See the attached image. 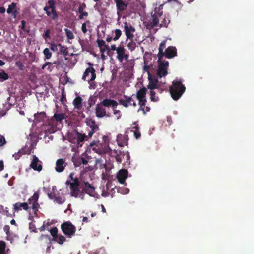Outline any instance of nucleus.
<instances>
[{
    "label": "nucleus",
    "instance_id": "nucleus-1",
    "mask_svg": "<svg viewBox=\"0 0 254 254\" xmlns=\"http://www.w3.org/2000/svg\"><path fill=\"white\" fill-rule=\"evenodd\" d=\"M186 87L181 80H175L169 89L172 98L174 100H178L185 92Z\"/></svg>",
    "mask_w": 254,
    "mask_h": 254
},
{
    "label": "nucleus",
    "instance_id": "nucleus-2",
    "mask_svg": "<svg viewBox=\"0 0 254 254\" xmlns=\"http://www.w3.org/2000/svg\"><path fill=\"white\" fill-rule=\"evenodd\" d=\"M112 156L115 158L118 163H123L124 166L130 165V157L128 151H122L121 150H113Z\"/></svg>",
    "mask_w": 254,
    "mask_h": 254
},
{
    "label": "nucleus",
    "instance_id": "nucleus-3",
    "mask_svg": "<svg viewBox=\"0 0 254 254\" xmlns=\"http://www.w3.org/2000/svg\"><path fill=\"white\" fill-rule=\"evenodd\" d=\"M74 182H71L70 181L67 180L65 182L66 185L69 186L70 190V194L71 196L75 198L80 197L83 199V194L81 193L80 189V182L79 180H75Z\"/></svg>",
    "mask_w": 254,
    "mask_h": 254
},
{
    "label": "nucleus",
    "instance_id": "nucleus-4",
    "mask_svg": "<svg viewBox=\"0 0 254 254\" xmlns=\"http://www.w3.org/2000/svg\"><path fill=\"white\" fill-rule=\"evenodd\" d=\"M61 227L63 232L69 238H71L75 233L76 227L69 221L62 223Z\"/></svg>",
    "mask_w": 254,
    "mask_h": 254
},
{
    "label": "nucleus",
    "instance_id": "nucleus-5",
    "mask_svg": "<svg viewBox=\"0 0 254 254\" xmlns=\"http://www.w3.org/2000/svg\"><path fill=\"white\" fill-rule=\"evenodd\" d=\"M48 5L44 7V10L46 12V14L49 17L55 20L58 17V14L55 9L56 3L54 0H49L47 2Z\"/></svg>",
    "mask_w": 254,
    "mask_h": 254
},
{
    "label": "nucleus",
    "instance_id": "nucleus-6",
    "mask_svg": "<svg viewBox=\"0 0 254 254\" xmlns=\"http://www.w3.org/2000/svg\"><path fill=\"white\" fill-rule=\"evenodd\" d=\"M162 59H158V68L157 71V75L158 77L161 78L168 74V67L169 62L167 61L162 60Z\"/></svg>",
    "mask_w": 254,
    "mask_h": 254
},
{
    "label": "nucleus",
    "instance_id": "nucleus-7",
    "mask_svg": "<svg viewBox=\"0 0 254 254\" xmlns=\"http://www.w3.org/2000/svg\"><path fill=\"white\" fill-rule=\"evenodd\" d=\"M82 189L81 193L83 194V197L85 193L88 194L90 196L97 197L98 194L95 191V187L88 182H84L81 185Z\"/></svg>",
    "mask_w": 254,
    "mask_h": 254
},
{
    "label": "nucleus",
    "instance_id": "nucleus-8",
    "mask_svg": "<svg viewBox=\"0 0 254 254\" xmlns=\"http://www.w3.org/2000/svg\"><path fill=\"white\" fill-rule=\"evenodd\" d=\"M147 89L145 87H143L139 89L136 94V98L139 100V105L140 106V108L138 110H142L143 112V114H145V112L144 111V106L146 104L147 100L145 98L146 94Z\"/></svg>",
    "mask_w": 254,
    "mask_h": 254
},
{
    "label": "nucleus",
    "instance_id": "nucleus-9",
    "mask_svg": "<svg viewBox=\"0 0 254 254\" xmlns=\"http://www.w3.org/2000/svg\"><path fill=\"white\" fill-rule=\"evenodd\" d=\"M93 150L101 155L108 153H110L112 155L113 154L112 152L113 151L110 148L109 145L106 144L102 142L101 143L98 142V145L97 144L95 147H94Z\"/></svg>",
    "mask_w": 254,
    "mask_h": 254
},
{
    "label": "nucleus",
    "instance_id": "nucleus-10",
    "mask_svg": "<svg viewBox=\"0 0 254 254\" xmlns=\"http://www.w3.org/2000/svg\"><path fill=\"white\" fill-rule=\"evenodd\" d=\"M162 15L163 11H157V9L155 8L154 13L151 15V20L150 21V25L152 28L159 25V20Z\"/></svg>",
    "mask_w": 254,
    "mask_h": 254
},
{
    "label": "nucleus",
    "instance_id": "nucleus-11",
    "mask_svg": "<svg viewBox=\"0 0 254 254\" xmlns=\"http://www.w3.org/2000/svg\"><path fill=\"white\" fill-rule=\"evenodd\" d=\"M124 31L127 39H133V33L135 31V28L127 22L124 23Z\"/></svg>",
    "mask_w": 254,
    "mask_h": 254
},
{
    "label": "nucleus",
    "instance_id": "nucleus-12",
    "mask_svg": "<svg viewBox=\"0 0 254 254\" xmlns=\"http://www.w3.org/2000/svg\"><path fill=\"white\" fill-rule=\"evenodd\" d=\"M39 197V193L36 192L34 193L32 196L28 199V204L32 205V208L35 212L37 211L38 210L39 204L38 203V200Z\"/></svg>",
    "mask_w": 254,
    "mask_h": 254
},
{
    "label": "nucleus",
    "instance_id": "nucleus-13",
    "mask_svg": "<svg viewBox=\"0 0 254 254\" xmlns=\"http://www.w3.org/2000/svg\"><path fill=\"white\" fill-rule=\"evenodd\" d=\"M89 73H91V78L88 80V81L89 82L90 81H94L96 77V75L95 73V70L93 67L87 68L82 76V79L84 81L86 80V77L88 76Z\"/></svg>",
    "mask_w": 254,
    "mask_h": 254
},
{
    "label": "nucleus",
    "instance_id": "nucleus-14",
    "mask_svg": "<svg viewBox=\"0 0 254 254\" xmlns=\"http://www.w3.org/2000/svg\"><path fill=\"white\" fill-rule=\"evenodd\" d=\"M149 84L147 86V88L152 90L155 89H158L159 87L158 85V79L154 76H152L151 74L149 75L148 76Z\"/></svg>",
    "mask_w": 254,
    "mask_h": 254
},
{
    "label": "nucleus",
    "instance_id": "nucleus-15",
    "mask_svg": "<svg viewBox=\"0 0 254 254\" xmlns=\"http://www.w3.org/2000/svg\"><path fill=\"white\" fill-rule=\"evenodd\" d=\"M128 137L127 135H122L119 134L117 136V142L118 145L120 147H123L125 145H128Z\"/></svg>",
    "mask_w": 254,
    "mask_h": 254
},
{
    "label": "nucleus",
    "instance_id": "nucleus-16",
    "mask_svg": "<svg viewBox=\"0 0 254 254\" xmlns=\"http://www.w3.org/2000/svg\"><path fill=\"white\" fill-rule=\"evenodd\" d=\"M101 104L104 107H111L113 109H116L118 105V103L116 101L113 99L107 98L104 99L101 102Z\"/></svg>",
    "mask_w": 254,
    "mask_h": 254
},
{
    "label": "nucleus",
    "instance_id": "nucleus-17",
    "mask_svg": "<svg viewBox=\"0 0 254 254\" xmlns=\"http://www.w3.org/2000/svg\"><path fill=\"white\" fill-rule=\"evenodd\" d=\"M177 56V49L175 47L169 46L164 52V56L168 59H171Z\"/></svg>",
    "mask_w": 254,
    "mask_h": 254
},
{
    "label": "nucleus",
    "instance_id": "nucleus-18",
    "mask_svg": "<svg viewBox=\"0 0 254 254\" xmlns=\"http://www.w3.org/2000/svg\"><path fill=\"white\" fill-rule=\"evenodd\" d=\"M128 171L127 170L122 169L120 170L117 174V178L121 184H124L126 179L128 176Z\"/></svg>",
    "mask_w": 254,
    "mask_h": 254
},
{
    "label": "nucleus",
    "instance_id": "nucleus-19",
    "mask_svg": "<svg viewBox=\"0 0 254 254\" xmlns=\"http://www.w3.org/2000/svg\"><path fill=\"white\" fill-rule=\"evenodd\" d=\"M29 208V207L28 206V204L27 202H17L13 204V215H14V213L15 212H18L19 211L24 210H28Z\"/></svg>",
    "mask_w": 254,
    "mask_h": 254
},
{
    "label": "nucleus",
    "instance_id": "nucleus-20",
    "mask_svg": "<svg viewBox=\"0 0 254 254\" xmlns=\"http://www.w3.org/2000/svg\"><path fill=\"white\" fill-rule=\"evenodd\" d=\"M116 4L117 14L119 15V12H123L126 10L127 7V3H125L123 0H115Z\"/></svg>",
    "mask_w": 254,
    "mask_h": 254
},
{
    "label": "nucleus",
    "instance_id": "nucleus-21",
    "mask_svg": "<svg viewBox=\"0 0 254 254\" xmlns=\"http://www.w3.org/2000/svg\"><path fill=\"white\" fill-rule=\"evenodd\" d=\"M67 163H65L64 159H59L56 162L55 170L57 172H62L64 170L65 167Z\"/></svg>",
    "mask_w": 254,
    "mask_h": 254
},
{
    "label": "nucleus",
    "instance_id": "nucleus-22",
    "mask_svg": "<svg viewBox=\"0 0 254 254\" xmlns=\"http://www.w3.org/2000/svg\"><path fill=\"white\" fill-rule=\"evenodd\" d=\"M40 161L38 159V158L36 156V155H33V159L31 163L30 166L34 170H36L38 171H40L42 169V166L41 164H39L38 165V162Z\"/></svg>",
    "mask_w": 254,
    "mask_h": 254
},
{
    "label": "nucleus",
    "instance_id": "nucleus-23",
    "mask_svg": "<svg viewBox=\"0 0 254 254\" xmlns=\"http://www.w3.org/2000/svg\"><path fill=\"white\" fill-rule=\"evenodd\" d=\"M124 97L125 99H120L119 100V103L120 104L126 108L128 107L129 105H132L131 102L133 101L132 97L124 95Z\"/></svg>",
    "mask_w": 254,
    "mask_h": 254
},
{
    "label": "nucleus",
    "instance_id": "nucleus-24",
    "mask_svg": "<svg viewBox=\"0 0 254 254\" xmlns=\"http://www.w3.org/2000/svg\"><path fill=\"white\" fill-rule=\"evenodd\" d=\"M47 116L45 112H37L34 114V118L37 122L45 123L47 120Z\"/></svg>",
    "mask_w": 254,
    "mask_h": 254
},
{
    "label": "nucleus",
    "instance_id": "nucleus-25",
    "mask_svg": "<svg viewBox=\"0 0 254 254\" xmlns=\"http://www.w3.org/2000/svg\"><path fill=\"white\" fill-rule=\"evenodd\" d=\"M96 115L98 118H102L106 115L105 109L99 104L96 105Z\"/></svg>",
    "mask_w": 254,
    "mask_h": 254
},
{
    "label": "nucleus",
    "instance_id": "nucleus-26",
    "mask_svg": "<svg viewBox=\"0 0 254 254\" xmlns=\"http://www.w3.org/2000/svg\"><path fill=\"white\" fill-rule=\"evenodd\" d=\"M126 52V49H125L124 46H119L117 47V50L116 53L117 54V59L120 63L123 62V57L124 53Z\"/></svg>",
    "mask_w": 254,
    "mask_h": 254
},
{
    "label": "nucleus",
    "instance_id": "nucleus-27",
    "mask_svg": "<svg viewBox=\"0 0 254 254\" xmlns=\"http://www.w3.org/2000/svg\"><path fill=\"white\" fill-rule=\"evenodd\" d=\"M166 40L162 41L159 45V47L158 48V53L157 55L158 58L160 60V59H162L164 57V52H163V50L166 47Z\"/></svg>",
    "mask_w": 254,
    "mask_h": 254
},
{
    "label": "nucleus",
    "instance_id": "nucleus-28",
    "mask_svg": "<svg viewBox=\"0 0 254 254\" xmlns=\"http://www.w3.org/2000/svg\"><path fill=\"white\" fill-rule=\"evenodd\" d=\"M86 123L91 130L96 131L99 130L98 126L96 124L95 120L91 119H86Z\"/></svg>",
    "mask_w": 254,
    "mask_h": 254
},
{
    "label": "nucleus",
    "instance_id": "nucleus-29",
    "mask_svg": "<svg viewBox=\"0 0 254 254\" xmlns=\"http://www.w3.org/2000/svg\"><path fill=\"white\" fill-rule=\"evenodd\" d=\"M7 12L8 14H12L14 17H15L17 14L16 3L12 2L10 5H9L7 9Z\"/></svg>",
    "mask_w": 254,
    "mask_h": 254
},
{
    "label": "nucleus",
    "instance_id": "nucleus-30",
    "mask_svg": "<svg viewBox=\"0 0 254 254\" xmlns=\"http://www.w3.org/2000/svg\"><path fill=\"white\" fill-rule=\"evenodd\" d=\"M86 7V5L83 3L82 5H80L78 7V11L80 14L79 16V18L80 19H82L84 18V16L87 17L88 15V13L87 12H84V9Z\"/></svg>",
    "mask_w": 254,
    "mask_h": 254
},
{
    "label": "nucleus",
    "instance_id": "nucleus-31",
    "mask_svg": "<svg viewBox=\"0 0 254 254\" xmlns=\"http://www.w3.org/2000/svg\"><path fill=\"white\" fill-rule=\"evenodd\" d=\"M82 100H83L79 96L76 97L73 100V104L74 106V107L79 110L81 109L82 107Z\"/></svg>",
    "mask_w": 254,
    "mask_h": 254
},
{
    "label": "nucleus",
    "instance_id": "nucleus-32",
    "mask_svg": "<svg viewBox=\"0 0 254 254\" xmlns=\"http://www.w3.org/2000/svg\"><path fill=\"white\" fill-rule=\"evenodd\" d=\"M67 116L66 114L65 113H55L53 116V117L57 122H61L64 119H65L67 118Z\"/></svg>",
    "mask_w": 254,
    "mask_h": 254
},
{
    "label": "nucleus",
    "instance_id": "nucleus-33",
    "mask_svg": "<svg viewBox=\"0 0 254 254\" xmlns=\"http://www.w3.org/2000/svg\"><path fill=\"white\" fill-rule=\"evenodd\" d=\"M58 47H59L60 54L64 55L65 56L68 55V51L66 47L62 45L60 43L58 44Z\"/></svg>",
    "mask_w": 254,
    "mask_h": 254
},
{
    "label": "nucleus",
    "instance_id": "nucleus-34",
    "mask_svg": "<svg viewBox=\"0 0 254 254\" xmlns=\"http://www.w3.org/2000/svg\"><path fill=\"white\" fill-rule=\"evenodd\" d=\"M170 20L169 18L164 15V18L161 21V23L159 24V26L160 27H167L168 24H169Z\"/></svg>",
    "mask_w": 254,
    "mask_h": 254
},
{
    "label": "nucleus",
    "instance_id": "nucleus-35",
    "mask_svg": "<svg viewBox=\"0 0 254 254\" xmlns=\"http://www.w3.org/2000/svg\"><path fill=\"white\" fill-rule=\"evenodd\" d=\"M9 76L3 70H0V81L2 82L8 79Z\"/></svg>",
    "mask_w": 254,
    "mask_h": 254
},
{
    "label": "nucleus",
    "instance_id": "nucleus-36",
    "mask_svg": "<svg viewBox=\"0 0 254 254\" xmlns=\"http://www.w3.org/2000/svg\"><path fill=\"white\" fill-rule=\"evenodd\" d=\"M55 119L53 117L49 119L48 117H47V120L45 121L44 123V125L46 126L53 127L55 125Z\"/></svg>",
    "mask_w": 254,
    "mask_h": 254
},
{
    "label": "nucleus",
    "instance_id": "nucleus-37",
    "mask_svg": "<svg viewBox=\"0 0 254 254\" xmlns=\"http://www.w3.org/2000/svg\"><path fill=\"white\" fill-rule=\"evenodd\" d=\"M58 228L56 227H53L50 230L51 235L53 237V240H56L58 238Z\"/></svg>",
    "mask_w": 254,
    "mask_h": 254
},
{
    "label": "nucleus",
    "instance_id": "nucleus-38",
    "mask_svg": "<svg viewBox=\"0 0 254 254\" xmlns=\"http://www.w3.org/2000/svg\"><path fill=\"white\" fill-rule=\"evenodd\" d=\"M87 137L85 134H82L78 132H77V143L79 144L80 142H83Z\"/></svg>",
    "mask_w": 254,
    "mask_h": 254
},
{
    "label": "nucleus",
    "instance_id": "nucleus-39",
    "mask_svg": "<svg viewBox=\"0 0 254 254\" xmlns=\"http://www.w3.org/2000/svg\"><path fill=\"white\" fill-rule=\"evenodd\" d=\"M43 54L45 56V60L49 59L52 57V53L50 51L49 49L47 48L43 50Z\"/></svg>",
    "mask_w": 254,
    "mask_h": 254
},
{
    "label": "nucleus",
    "instance_id": "nucleus-40",
    "mask_svg": "<svg viewBox=\"0 0 254 254\" xmlns=\"http://www.w3.org/2000/svg\"><path fill=\"white\" fill-rule=\"evenodd\" d=\"M130 42L127 44L128 48L131 51H133L136 47V43L133 42V39H129Z\"/></svg>",
    "mask_w": 254,
    "mask_h": 254
},
{
    "label": "nucleus",
    "instance_id": "nucleus-41",
    "mask_svg": "<svg viewBox=\"0 0 254 254\" xmlns=\"http://www.w3.org/2000/svg\"><path fill=\"white\" fill-rule=\"evenodd\" d=\"M5 247L6 244L4 241L0 242V254H5Z\"/></svg>",
    "mask_w": 254,
    "mask_h": 254
},
{
    "label": "nucleus",
    "instance_id": "nucleus-42",
    "mask_svg": "<svg viewBox=\"0 0 254 254\" xmlns=\"http://www.w3.org/2000/svg\"><path fill=\"white\" fill-rule=\"evenodd\" d=\"M134 64L132 63L129 62L123 64L124 68L126 70H131L133 68Z\"/></svg>",
    "mask_w": 254,
    "mask_h": 254
},
{
    "label": "nucleus",
    "instance_id": "nucleus-43",
    "mask_svg": "<svg viewBox=\"0 0 254 254\" xmlns=\"http://www.w3.org/2000/svg\"><path fill=\"white\" fill-rule=\"evenodd\" d=\"M66 240L65 237L63 235H58V238L54 241H56L59 244H63Z\"/></svg>",
    "mask_w": 254,
    "mask_h": 254
},
{
    "label": "nucleus",
    "instance_id": "nucleus-44",
    "mask_svg": "<svg viewBox=\"0 0 254 254\" xmlns=\"http://www.w3.org/2000/svg\"><path fill=\"white\" fill-rule=\"evenodd\" d=\"M115 36L113 38V40L115 41H117V40H118L119 39V38L120 37V36H121L122 31L120 29H116L115 30Z\"/></svg>",
    "mask_w": 254,
    "mask_h": 254
},
{
    "label": "nucleus",
    "instance_id": "nucleus-45",
    "mask_svg": "<svg viewBox=\"0 0 254 254\" xmlns=\"http://www.w3.org/2000/svg\"><path fill=\"white\" fill-rule=\"evenodd\" d=\"M150 99L152 101L156 102L159 100L158 96H156V93L153 90L150 91Z\"/></svg>",
    "mask_w": 254,
    "mask_h": 254
},
{
    "label": "nucleus",
    "instance_id": "nucleus-46",
    "mask_svg": "<svg viewBox=\"0 0 254 254\" xmlns=\"http://www.w3.org/2000/svg\"><path fill=\"white\" fill-rule=\"evenodd\" d=\"M32 144H31L30 146L28 148L26 147L24 148H22L21 151L23 152V154H30L32 150L33 149Z\"/></svg>",
    "mask_w": 254,
    "mask_h": 254
},
{
    "label": "nucleus",
    "instance_id": "nucleus-47",
    "mask_svg": "<svg viewBox=\"0 0 254 254\" xmlns=\"http://www.w3.org/2000/svg\"><path fill=\"white\" fill-rule=\"evenodd\" d=\"M66 35L68 39H73L74 38V35L73 33L68 29H64Z\"/></svg>",
    "mask_w": 254,
    "mask_h": 254
},
{
    "label": "nucleus",
    "instance_id": "nucleus-48",
    "mask_svg": "<svg viewBox=\"0 0 254 254\" xmlns=\"http://www.w3.org/2000/svg\"><path fill=\"white\" fill-rule=\"evenodd\" d=\"M2 214L5 215H6L7 217H13V216H14V215L13 214H11V213H10L9 212V210H8V209L7 207H6L5 208H4L3 209V210L2 211Z\"/></svg>",
    "mask_w": 254,
    "mask_h": 254
},
{
    "label": "nucleus",
    "instance_id": "nucleus-49",
    "mask_svg": "<svg viewBox=\"0 0 254 254\" xmlns=\"http://www.w3.org/2000/svg\"><path fill=\"white\" fill-rule=\"evenodd\" d=\"M144 64H145V65H144V67H143V71H144V72H147L148 73V75H149V74H151L150 73L149 71V68H150V67H149V65H147V62H146V61H144Z\"/></svg>",
    "mask_w": 254,
    "mask_h": 254
},
{
    "label": "nucleus",
    "instance_id": "nucleus-50",
    "mask_svg": "<svg viewBox=\"0 0 254 254\" xmlns=\"http://www.w3.org/2000/svg\"><path fill=\"white\" fill-rule=\"evenodd\" d=\"M23 154L21 150H19L17 153H15L13 155V156L15 158V160H18L20 158L21 155Z\"/></svg>",
    "mask_w": 254,
    "mask_h": 254
},
{
    "label": "nucleus",
    "instance_id": "nucleus-51",
    "mask_svg": "<svg viewBox=\"0 0 254 254\" xmlns=\"http://www.w3.org/2000/svg\"><path fill=\"white\" fill-rule=\"evenodd\" d=\"M97 43L98 47L100 48V50L106 44L105 41H104L103 40H99V39H98L97 40Z\"/></svg>",
    "mask_w": 254,
    "mask_h": 254
},
{
    "label": "nucleus",
    "instance_id": "nucleus-52",
    "mask_svg": "<svg viewBox=\"0 0 254 254\" xmlns=\"http://www.w3.org/2000/svg\"><path fill=\"white\" fill-rule=\"evenodd\" d=\"M106 51H108V52H109L110 51V49L109 46L105 44L103 46V47L100 49V51L101 53H103L105 52Z\"/></svg>",
    "mask_w": 254,
    "mask_h": 254
},
{
    "label": "nucleus",
    "instance_id": "nucleus-53",
    "mask_svg": "<svg viewBox=\"0 0 254 254\" xmlns=\"http://www.w3.org/2000/svg\"><path fill=\"white\" fill-rule=\"evenodd\" d=\"M58 44L57 45L53 43H52L50 44V49L52 51H53L54 52H56V51H58Z\"/></svg>",
    "mask_w": 254,
    "mask_h": 254
},
{
    "label": "nucleus",
    "instance_id": "nucleus-54",
    "mask_svg": "<svg viewBox=\"0 0 254 254\" xmlns=\"http://www.w3.org/2000/svg\"><path fill=\"white\" fill-rule=\"evenodd\" d=\"M55 200L56 201L57 203H58L59 204H62L64 202L65 199L63 198L58 196V197H55Z\"/></svg>",
    "mask_w": 254,
    "mask_h": 254
},
{
    "label": "nucleus",
    "instance_id": "nucleus-55",
    "mask_svg": "<svg viewBox=\"0 0 254 254\" xmlns=\"http://www.w3.org/2000/svg\"><path fill=\"white\" fill-rule=\"evenodd\" d=\"M102 140L103 143L106 144H108L109 145L110 139L108 136L104 135L102 137Z\"/></svg>",
    "mask_w": 254,
    "mask_h": 254
},
{
    "label": "nucleus",
    "instance_id": "nucleus-56",
    "mask_svg": "<svg viewBox=\"0 0 254 254\" xmlns=\"http://www.w3.org/2000/svg\"><path fill=\"white\" fill-rule=\"evenodd\" d=\"M74 174L73 173H71L69 176V178L70 179L69 181H70L71 182H74V181H75V180H79V179L77 178L74 177Z\"/></svg>",
    "mask_w": 254,
    "mask_h": 254
},
{
    "label": "nucleus",
    "instance_id": "nucleus-57",
    "mask_svg": "<svg viewBox=\"0 0 254 254\" xmlns=\"http://www.w3.org/2000/svg\"><path fill=\"white\" fill-rule=\"evenodd\" d=\"M6 143V140L5 138L0 135V146H3L4 144Z\"/></svg>",
    "mask_w": 254,
    "mask_h": 254
},
{
    "label": "nucleus",
    "instance_id": "nucleus-58",
    "mask_svg": "<svg viewBox=\"0 0 254 254\" xmlns=\"http://www.w3.org/2000/svg\"><path fill=\"white\" fill-rule=\"evenodd\" d=\"M134 135L136 139H139L141 136V133L138 130H135L134 131Z\"/></svg>",
    "mask_w": 254,
    "mask_h": 254
},
{
    "label": "nucleus",
    "instance_id": "nucleus-59",
    "mask_svg": "<svg viewBox=\"0 0 254 254\" xmlns=\"http://www.w3.org/2000/svg\"><path fill=\"white\" fill-rule=\"evenodd\" d=\"M81 30L84 34H86L87 33V29L86 28V24L85 23H84L82 24Z\"/></svg>",
    "mask_w": 254,
    "mask_h": 254
},
{
    "label": "nucleus",
    "instance_id": "nucleus-60",
    "mask_svg": "<svg viewBox=\"0 0 254 254\" xmlns=\"http://www.w3.org/2000/svg\"><path fill=\"white\" fill-rule=\"evenodd\" d=\"M50 30L49 29H47L45 32L44 34L43 35V37L44 39H46L47 38H49L50 37Z\"/></svg>",
    "mask_w": 254,
    "mask_h": 254
},
{
    "label": "nucleus",
    "instance_id": "nucleus-61",
    "mask_svg": "<svg viewBox=\"0 0 254 254\" xmlns=\"http://www.w3.org/2000/svg\"><path fill=\"white\" fill-rule=\"evenodd\" d=\"M75 167H78L81 164V161H79V158L73 161Z\"/></svg>",
    "mask_w": 254,
    "mask_h": 254
},
{
    "label": "nucleus",
    "instance_id": "nucleus-62",
    "mask_svg": "<svg viewBox=\"0 0 254 254\" xmlns=\"http://www.w3.org/2000/svg\"><path fill=\"white\" fill-rule=\"evenodd\" d=\"M166 3H165V1L162 4H160L158 8H156L157 9V11H162L161 10L163 9V6Z\"/></svg>",
    "mask_w": 254,
    "mask_h": 254
},
{
    "label": "nucleus",
    "instance_id": "nucleus-63",
    "mask_svg": "<svg viewBox=\"0 0 254 254\" xmlns=\"http://www.w3.org/2000/svg\"><path fill=\"white\" fill-rule=\"evenodd\" d=\"M79 161H81V163L84 165H86L88 162V161L85 158L83 157L79 158Z\"/></svg>",
    "mask_w": 254,
    "mask_h": 254
},
{
    "label": "nucleus",
    "instance_id": "nucleus-64",
    "mask_svg": "<svg viewBox=\"0 0 254 254\" xmlns=\"http://www.w3.org/2000/svg\"><path fill=\"white\" fill-rule=\"evenodd\" d=\"M10 227L8 225H6L4 227V230L6 232L7 235H8L9 232Z\"/></svg>",
    "mask_w": 254,
    "mask_h": 254
}]
</instances>
